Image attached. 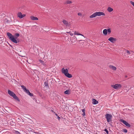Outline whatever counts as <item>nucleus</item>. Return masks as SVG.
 <instances>
[{"mask_svg":"<svg viewBox=\"0 0 134 134\" xmlns=\"http://www.w3.org/2000/svg\"><path fill=\"white\" fill-rule=\"evenodd\" d=\"M92 103L93 104H96L98 103V102L95 99H93L92 100Z\"/></svg>","mask_w":134,"mask_h":134,"instance_id":"nucleus-12","label":"nucleus"},{"mask_svg":"<svg viewBox=\"0 0 134 134\" xmlns=\"http://www.w3.org/2000/svg\"><path fill=\"white\" fill-rule=\"evenodd\" d=\"M31 19L32 20H38V19L37 17H34L33 16H31L30 17Z\"/></svg>","mask_w":134,"mask_h":134,"instance_id":"nucleus-13","label":"nucleus"},{"mask_svg":"<svg viewBox=\"0 0 134 134\" xmlns=\"http://www.w3.org/2000/svg\"><path fill=\"white\" fill-rule=\"evenodd\" d=\"M62 72L64 74V75L67 77L70 78L72 77V75L68 73V70L67 69H65L64 68L62 69Z\"/></svg>","mask_w":134,"mask_h":134,"instance_id":"nucleus-2","label":"nucleus"},{"mask_svg":"<svg viewBox=\"0 0 134 134\" xmlns=\"http://www.w3.org/2000/svg\"><path fill=\"white\" fill-rule=\"evenodd\" d=\"M76 33V31H75V33H74V34L75 35H81V36H83L84 37V36L83 35H82V34H80V33L77 34Z\"/></svg>","mask_w":134,"mask_h":134,"instance_id":"nucleus-22","label":"nucleus"},{"mask_svg":"<svg viewBox=\"0 0 134 134\" xmlns=\"http://www.w3.org/2000/svg\"><path fill=\"white\" fill-rule=\"evenodd\" d=\"M111 87L115 89L120 88L121 87V85L120 84H116L115 85H111Z\"/></svg>","mask_w":134,"mask_h":134,"instance_id":"nucleus-5","label":"nucleus"},{"mask_svg":"<svg viewBox=\"0 0 134 134\" xmlns=\"http://www.w3.org/2000/svg\"><path fill=\"white\" fill-rule=\"evenodd\" d=\"M8 93L11 96L13 97L16 100L19 102L20 100L16 94L13 92L8 90Z\"/></svg>","mask_w":134,"mask_h":134,"instance_id":"nucleus-3","label":"nucleus"},{"mask_svg":"<svg viewBox=\"0 0 134 134\" xmlns=\"http://www.w3.org/2000/svg\"><path fill=\"white\" fill-rule=\"evenodd\" d=\"M103 33L105 35H106L107 34V29H105L103 31Z\"/></svg>","mask_w":134,"mask_h":134,"instance_id":"nucleus-16","label":"nucleus"},{"mask_svg":"<svg viewBox=\"0 0 134 134\" xmlns=\"http://www.w3.org/2000/svg\"><path fill=\"white\" fill-rule=\"evenodd\" d=\"M107 32H108V34H109L111 32V30L110 29H107Z\"/></svg>","mask_w":134,"mask_h":134,"instance_id":"nucleus-24","label":"nucleus"},{"mask_svg":"<svg viewBox=\"0 0 134 134\" xmlns=\"http://www.w3.org/2000/svg\"><path fill=\"white\" fill-rule=\"evenodd\" d=\"M97 16V15L96 12L94 13L93 14L91 15L90 16V18H92L96 17Z\"/></svg>","mask_w":134,"mask_h":134,"instance_id":"nucleus-15","label":"nucleus"},{"mask_svg":"<svg viewBox=\"0 0 134 134\" xmlns=\"http://www.w3.org/2000/svg\"><path fill=\"white\" fill-rule=\"evenodd\" d=\"M66 33H69V34H70V33H71V32H70V31L69 32H67Z\"/></svg>","mask_w":134,"mask_h":134,"instance_id":"nucleus-36","label":"nucleus"},{"mask_svg":"<svg viewBox=\"0 0 134 134\" xmlns=\"http://www.w3.org/2000/svg\"><path fill=\"white\" fill-rule=\"evenodd\" d=\"M120 121L122 122L124 124H125L126 126L130 127H131V125L129 124L128 122H127L126 121L122 119H121Z\"/></svg>","mask_w":134,"mask_h":134,"instance_id":"nucleus-6","label":"nucleus"},{"mask_svg":"<svg viewBox=\"0 0 134 134\" xmlns=\"http://www.w3.org/2000/svg\"><path fill=\"white\" fill-rule=\"evenodd\" d=\"M97 16H100L101 15H105V14L103 12H96Z\"/></svg>","mask_w":134,"mask_h":134,"instance_id":"nucleus-8","label":"nucleus"},{"mask_svg":"<svg viewBox=\"0 0 134 134\" xmlns=\"http://www.w3.org/2000/svg\"><path fill=\"white\" fill-rule=\"evenodd\" d=\"M27 94L28 95H29L30 96H33L34 95L33 94L30 92L29 91V90H28L27 92H26Z\"/></svg>","mask_w":134,"mask_h":134,"instance_id":"nucleus-17","label":"nucleus"},{"mask_svg":"<svg viewBox=\"0 0 134 134\" xmlns=\"http://www.w3.org/2000/svg\"><path fill=\"white\" fill-rule=\"evenodd\" d=\"M52 80L51 79H50L49 80V81H51V82H52Z\"/></svg>","mask_w":134,"mask_h":134,"instance_id":"nucleus-37","label":"nucleus"},{"mask_svg":"<svg viewBox=\"0 0 134 134\" xmlns=\"http://www.w3.org/2000/svg\"><path fill=\"white\" fill-rule=\"evenodd\" d=\"M48 82V80L47 81H45L44 82V84L45 86H46L48 88L49 87V86Z\"/></svg>","mask_w":134,"mask_h":134,"instance_id":"nucleus-18","label":"nucleus"},{"mask_svg":"<svg viewBox=\"0 0 134 134\" xmlns=\"http://www.w3.org/2000/svg\"><path fill=\"white\" fill-rule=\"evenodd\" d=\"M39 61L41 63V64L43 65H44V66H45L46 65V64H45V63H44V62L42 60H39Z\"/></svg>","mask_w":134,"mask_h":134,"instance_id":"nucleus-20","label":"nucleus"},{"mask_svg":"<svg viewBox=\"0 0 134 134\" xmlns=\"http://www.w3.org/2000/svg\"><path fill=\"white\" fill-rule=\"evenodd\" d=\"M82 115L84 116L85 115H84V114H83H83H82Z\"/></svg>","mask_w":134,"mask_h":134,"instance_id":"nucleus-39","label":"nucleus"},{"mask_svg":"<svg viewBox=\"0 0 134 134\" xmlns=\"http://www.w3.org/2000/svg\"><path fill=\"white\" fill-rule=\"evenodd\" d=\"M105 116L107 119V122H109L111 121L112 118V115L110 114H107L105 115Z\"/></svg>","mask_w":134,"mask_h":134,"instance_id":"nucleus-4","label":"nucleus"},{"mask_svg":"<svg viewBox=\"0 0 134 134\" xmlns=\"http://www.w3.org/2000/svg\"><path fill=\"white\" fill-rule=\"evenodd\" d=\"M77 14H78V15H79V16H81L82 15V14L80 13H78Z\"/></svg>","mask_w":134,"mask_h":134,"instance_id":"nucleus-32","label":"nucleus"},{"mask_svg":"<svg viewBox=\"0 0 134 134\" xmlns=\"http://www.w3.org/2000/svg\"><path fill=\"white\" fill-rule=\"evenodd\" d=\"M82 111L83 113L84 114V115H85V110L84 109H82Z\"/></svg>","mask_w":134,"mask_h":134,"instance_id":"nucleus-29","label":"nucleus"},{"mask_svg":"<svg viewBox=\"0 0 134 134\" xmlns=\"http://www.w3.org/2000/svg\"><path fill=\"white\" fill-rule=\"evenodd\" d=\"M104 131H105L107 134H108V131L107 130V129H105L104 130Z\"/></svg>","mask_w":134,"mask_h":134,"instance_id":"nucleus-27","label":"nucleus"},{"mask_svg":"<svg viewBox=\"0 0 134 134\" xmlns=\"http://www.w3.org/2000/svg\"><path fill=\"white\" fill-rule=\"evenodd\" d=\"M70 35L71 36H72L73 35V34L70 33Z\"/></svg>","mask_w":134,"mask_h":134,"instance_id":"nucleus-35","label":"nucleus"},{"mask_svg":"<svg viewBox=\"0 0 134 134\" xmlns=\"http://www.w3.org/2000/svg\"><path fill=\"white\" fill-rule=\"evenodd\" d=\"M10 46H11V47L12 46H11V45H10Z\"/></svg>","mask_w":134,"mask_h":134,"instance_id":"nucleus-40","label":"nucleus"},{"mask_svg":"<svg viewBox=\"0 0 134 134\" xmlns=\"http://www.w3.org/2000/svg\"><path fill=\"white\" fill-rule=\"evenodd\" d=\"M133 53H134V52H133Z\"/></svg>","mask_w":134,"mask_h":134,"instance_id":"nucleus-42","label":"nucleus"},{"mask_svg":"<svg viewBox=\"0 0 134 134\" xmlns=\"http://www.w3.org/2000/svg\"><path fill=\"white\" fill-rule=\"evenodd\" d=\"M0 38L1 39V40L2 41V40L4 38L3 37H0Z\"/></svg>","mask_w":134,"mask_h":134,"instance_id":"nucleus-33","label":"nucleus"},{"mask_svg":"<svg viewBox=\"0 0 134 134\" xmlns=\"http://www.w3.org/2000/svg\"><path fill=\"white\" fill-rule=\"evenodd\" d=\"M7 35L8 36L9 38L12 42L17 43L19 42V41L16 40L17 38L20 35L19 33H16L14 34V36H13L10 33L8 32Z\"/></svg>","mask_w":134,"mask_h":134,"instance_id":"nucleus-1","label":"nucleus"},{"mask_svg":"<svg viewBox=\"0 0 134 134\" xmlns=\"http://www.w3.org/2000/svg\"><path fill=\"white\" fill-rule=\"evenodd\" d=\"M64 93L66 94H69V91L68 90H66L64 91Z\"/></svg>","mask_w":134,"mask_h":134,"instance_id":"nucleus-21","label":"nucleus"},{"mask_svg":"<svg viewBox=\"0 0 134 134\" xmlns=\"http://www.w3.org/2000/svg\"><path fill=\"white\" fill-rule=\"evenodd\" d=\"M21 86L22 89L24 90V91L26 93L29 90H28L27 89L26 87H25L24 85H21Z\"/></svg>","mask_w":134,"mask_h":134,"instance_id":"nucleus-11","label":"nucleus"},{"mask_svg":"<svg viewBox=\"0 0 134 134\" xmlns=\"http://www.w3.org/2000/svg\"><path fill=\"white\" fill-rule=\"evenodd\" d=\"M18 16L20 19H21L25 17L26 16V14H22L21 12L18 13L17 14Z\"/></svg>","mask_w":134,"mask_h":134,"instance_id":"nucleus-7","label":"nucleus"},{"mask_svg":"<svg viewBox=\"0 0 134 134\" xmlns=\"http://www.w3.org/2000/svg\"><path fill=\"white\" fill-rule=\"evenodd\" d=\"M55 115H56L57 116V118H58V120H60V118L59 117V116H58V115L57 114H55Z\"/></svg>","mask_w":134,"mask_h":134,"instance_id":"nucleus-25","label":"nucleus"},{"mask_svg":"<svg viewBox=\"0 0 134 134\" xmlns=\"http://www.w3.org/2000/svg\"><path fill=\"white\" fill-rule=\"evenodd\" d=\"M72 3L71 1L69 0H68L66 1V3L67 4H70Z\"/></svg>","mask_w":134,"mask_h":134,"instance_id":"nucleus-23","label":"nucleus"},{"mask_svg":"<svg viewBox=\"0 0 134 134\" xmlns=\"http://www.w3.org/2000/svg\"><path fill=\"white\" fill-rule=\"evenodd\" d=\"M127 77V76H125V77Z\"/></svg>","mask_w":134,"mask_h":134,"instance_id":"nucleus-38","label":"nucleus"},{"mask_svg":"<svg viewBox=\"0 0 134 134\" xmlns=\"http://www.w3.org/2000/svg\"><path fill=\"white\" fill-rule=\"evenodd\" d=\"M81 41V40H79V41Z\"/></svg>","mask_w":134,"mask_h":134,"instance_id":"nucleus-41","label":"nucleus"},{"mask_svg":"<svg viewBox=\"0 0 134 134\" xmlns=\"http://www.w3.org/2000/svg\"><path fill=\"white\" fill-rule=\"evenodd\" d=\"M51 111L54 114H56L55 112L53 110H52Z\"/></svg>","mask_w":134,"mask_h":134,"instance_id":"nucleus-34","label":"nucleus"},{"mask_svg":"<svg viewBox=\"0 0 134 134\" xmlns=\"http://www.w3.org/2000/svg\"><path fill=\"white\" fill-rule=\"evenodd\" d=\"M126 52H127V53L128 54H131V53L130 52L128 51V50H126Z\"/></svg>","mask_w":134,"mask_h":134,"instance_id":"nucleus-30","label":"nucleus"},{"mask_svg":"<svg viewBox=\"0 0 134 134\" xmlns=\"http://www.w3.org/2000/svg\"><path fill=\"white\" fill-rule=\"evenodd\" d=\"M109 67L110 68L114 70H116V68L113 65H110L109 66Z\"/></svg>","mask_w":134,"mask_h":134,"instance_id":"nucleus-14","label":"nucleus"},{"mask_svg":"<svg viewBox=\"0 0 134 134\" xmlns=\"http://www.w3.org/2000/svg\"><path fill=\"white\" fill-rule=\"evenodd\" d=\"M123 131L125 133H127V130L125 129H123Z\"/></svg>","mask_w":134,"mask_h":134,"instance_id":"nucleus-28","label":"nucleus"},{"mask_svg":"<svg viewBox=\"0 0 134 134\" xmlns=\"http://www.w3.org/2000/svg\"><path fill=\"white\" fill-rule=\"evenodd\" d=\"M4 15V16H5V15L3 13H0V18H1L2 16Z\"/></svg>","mask_w":134,"mask_h":134,"instance_id":"nucleus-26","label":"nucleus"},{"mask_svg":"<svg viewBox=\"0 0 134 134\" xmlns=\"http://www.w3.org/2000/svg\"><path fill=\"white\" fill-rule=\"evenodd\" d=\"M130 3H131V4L134 7V2L131 1L130 2Z\"/></svg>","mask_w":134,"mask_h":134,"instance_id":"nucleus-31","label":"nucleus"},{"mask_svg":"<svg viewBox=\"0 0 134 134\" xmlns=\"http://www.w3.org/2000/svg\"><path fill=\"white\" fill-rule=\"evenodd\" d=\"M107 10L109 12H111L113 10V9L111 7H109L108 8Z\"/></svg>","mask_w":134,"mask_h":134,"instance_id":"nucleus-19","label":"nucleus"},{"mask_svg":"<svg viewBox=\"0 0 134 134\" xmlns=\"http://www.w3.org/2000/svg\"><path fill=\"white\" fill-rule=\"evenodd\" d=\"M108 40L112 43H114V41H116V39L115 38L111 37L108 38Z\"/></svg>","mask_w":134,"mask_h":134,"instance_id":"nucleus-9","label":"nucleus"},{"mask_svg":"<svg viewBox=\"0 0 134 134\" xmlns=\"http://www.w3.org/2000/svg\"><path fill=\"white\" fill-rule=\"evenodd\" d=\"M63 23L66 25V27H68L69 26V25L68 24V22L65 20H63L62 21Z\"/></svg>","mask_w":134,"mask_h":134,"instance_id":"nucleus-10","label":"nucleus"}]
</instances>
